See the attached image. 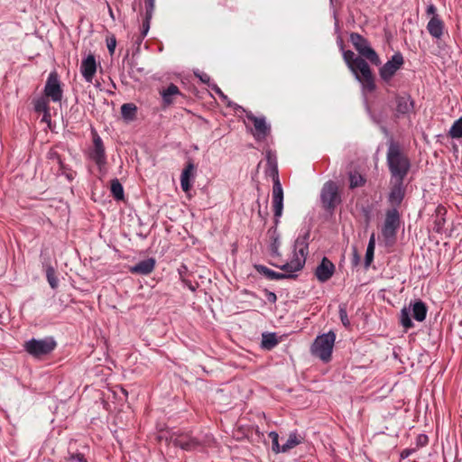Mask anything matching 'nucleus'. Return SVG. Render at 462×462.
<instances>
[{
	"label": "nucleus",
	"instance_id": "nucleus-1",
	"mask_svg": "<svg viewBox=\"0 0 462 462\" xmlns=\"http://www.w3.org/2000/svg\"><path fill=\"white\" fill-rule=\"evenodd\" d=\"M307 254L308 244H306L304 241L300 242V240L297 239L294 245V254L292 259L282 265H275L284 273L274 272L262 264H255L254 268L259 273L264 275L268 280L271 281L296 279L298 275L295 274V273L300 271L304 267Z\"/></svg>",
	"mask_w": 462,
	"mask_h": 462
},
{
	"label": "nucleus",
	"instance_id": "nucleus-2",
	"mask_svg": "<svg viewBox=\"0 0 462 462\" xmlns=\"http://www.w3.org/2000/svg\"><path fill=\"white\" fill-rule=\"evenodd\" d=\"M386 164L390 172V179L405 180L411 171V162L400 143L393 140L388 142Z\"/></svg>",
	"mask_w": 462,
	"mask_h": 462
},
{
	"label": "nucleus",
	"instance_id": "nucleus-3",
	"mask_svg": "<svg viewBox=\"0 0 462 462\" xmlns=\"http://www.w3.org/2000/svg\"><path fill=\"white\" fill-rule=\"evenodd\" d=\"M267 169L266 174L273 178V208L276 218L282 215L283 209V189L279 180L278 167L275 157L271 151L266 152Z\"/></svg>",
	"mask_w": 462,
	"mask_h": 462
},
{
	"label": "nucleus",
	"instance_id": "nucleus-4",
	"mask_svg": "<svg viewBox=\"0 0 462 462\" xmlns=\"http://www.w3.org/2000/svg\"><path fill=\"white\" fill-rule=\"evenodd\" d=\"M335 340L336 334L333 331L318 336L310 346L311 354L325 363L329 362Z\"/></svg>",
	"mask_w": 462,
	"mask_h": 462
},
{
	"label": "nucleus",
	"instance_id": "nucleus-5",
	"mask_svg": "<svg viewBox=\"0 0 462 462\" xmlns=\"http://www.w3.org/2000/svg\"><path fill=\"white\" fill-rule=\"evenodd\" d=\"M348 68L366 90L372 92L375 89L374 77L368 63L362 57L355 59V62Z\"/></svg>",
	"mask_w": 462,
	"mask_h": 462
},
{
	"label": "nucleus",
	"instance_id": "nucleus-6",
	"mask_svg": "<svg viewBox=\"0 0 462 462\" xmlns=\"http://www.w3.org/2000/svg\"><path fill=\"white\" fill-rule=\"evenodd\" d=\"M320 201L322 208L330 213L341 203V195L336 182L329 180L324 183L320 190Z\"/></svg>",
	"mask_w": 462,
	"mask_h": 462
},
{
	"label": "nucleus",
	"instance_id": "nucleus-7",
	"mask_svg": "<svg viewBox=\"0 0 462 462\" xmlns=\"http://www.w3.org/2000/svg\"><path fill=\"white\" fill-rule=\"evenodd\" d=\"M56 346V342L51 337L44 339L32 338L24 343V349L31 356L40 358L51 353L55 349Z\"/></svg>",
	"mask_w": 462,
	"mask_h": 462
},
{
	"label": "nucleus",
	"instance_id": "nucleus-8",
	"mask_svg": "<svg viewBox=\"0 0 462 462\" xmlns=\"http://www.w3.org/2000/svg\"><path fill=\"white\" fill-rule=\"evenodd\" d=\"M350 41L361 56L367 59L372 64L376 66L380 64L379 56L362 35L353 32L350 35Z\"/></svg>",
	"mask_w": 462,
	"mask_h": 462
},
{
	"label": "nucleus",
	"instance_id": "nucleus-9",
	"mask_svg": "<svg viewBox=\"0 0 462 462\" xmlns=\"http://www.w3.org/2000/svg\"><path fill=\"white\" fill-rule=\"evenodd\" d=\"M246 118L253 123V135L258 142L264 141L271 134V125L264 116H256L252 112L246 113Z\"/></svg>",
	"mask_w": 462,
	"mask_h": 462
},
{
	"label": "nucleus",
	"instance_id": "nucleus-10",
	"mask_svg": "<svg viewBox=\"0 0 462 462\" xmlns=\"http://www.w3.org/2000/svg\"><path fill=\"white\" fill-rule=\"evenodd\" d=\"M89 157L97 165L100 171L106 164V154L101 137L95 133L93 135V146L89 152Z\"/></svg>",
	"mask_w": 462,
	"mask_h": 462
},
{
	"label": "nucleus",
	"instance_id": "nucleus-11",
	"mask_svg": "<svg viewBox=\"0 0 462 462\" xmlns=\"http://www.w3.org/2000/svg\"><path fill=\"white\" fill-rule=\"evenodd\" d=\"M406 192V185L402 180L390 179V193L388 196L389 203L396 208L400 206L404 199Z\"/></svg>",
	"mask_w": 462,
	"mask_h": 462
},
{
	"label": "nucleus",
	"instance_id": "nucleus-12",
	"mask_svg": "<svg viewBox=\"0 0 462 462\" xmlns=\"http://www.w3.org/2000/svg\"><path fill=\"white\" fill-rule=\"evenodd\" d=\"M62 88L56 72L50 73L45 87L44 94L53 102H60L62 98Z\"/></svg>",
	"mask_w": 462,
	"mask_h": 462
},
{
	"label": "nucleus",
	"instance_id": "nucleus-13",
	"mask_svg": "<svg viewBox=\"0 0 462 462\" xmlns=\"http://www.w3.org/2000/svg\"><path fill=\"white\" fill-rule=\"evenodd\" d=\"M404 60L401 53H395L381 69L380 77L384 81H389L402 66Z\"/></svg>",
	"mask_w": 462,
	"mask_h": 462
},
{
	"label": "nucleus",
	"instance_id": "nucleus-14",
	"mask_svg": "<svg viewBox=\"0 0 462 462\" xmlns=\"http://www.w3.org/2000/svg\"><path fill=\"white\" fill-rule=\"evenodd\" d=\"M171 441L175 446L180 447V448L191 451L198 448L200 446V442L193 438L189 433H181V434H172L171 437Z\"/></svg>",
	"mask_w": 462,
	"mask_h": 462
},
{
	"label": "nucleus",
	"instance_id": "nucleus-15",
	"mask_svg": "<svg viewBox=\"0 0 462 462\" xmlns=\"http://www.w3.org/2000/svg\"><path fill=\"white\" fill-rule=\"evenodd\" d=\"M334 273L335 265L327 257L322 258L320 263L317 266L315 270V275L319 282H328L333 276Z\"/></svg>",
	"mask_w": 462,
	"mask_h": 462
},
{
	"label": "nucleus",
	"instance_id": "nucleus-16",
	"mask_svg": "<svg viewBox=\"0 0 462 462\" xmlns=\"http://www.w3.org/2000/svg\"><path fill=\"white\" fill-rule=\"evenodd\" d=\"M80 71L85 80L91 83L97 72V62L93 54H88V57L82 60Z\"/></svg>",
	"mask_w": 462,
	"mask_h": 462
},
{
	"label": "nucleus",
	"instance_id": "nucleus-17",
	"mask_svg": "<svg viewBox=\"0 0 462 462\" xmlns=\"http://www.w3.org/2000/svg\"><path fill=\"white\" fill-rule=\"evenodd\" d=\"M196 167L192 162H188L180 175V186L184 192H189L191 189L190 180L194 179Z\"/></svg>",
	"mask_w": 462,
	"mask_h": 462
},
{
	"label": "nucleus",
	"instance_id": "nucleus-18",
	"mask_svg": "<svg viewBox=\"0 0 462 462\" xmlns=\"http://www.w3.org/2000/svg\"><path fill=\"white\" fill-rule=\"evenodd\" d=\"M155 263V259L148 258L130 267V272L134 274L148 275L154 270Z\"/></svg>",
	"mask_w": 462,
	"mask_h": 462
},
{
	"label": "nucleus",
	"instance_id": "nucleus-19",
	"mask_svg": "<svg viewBox=\"0 0 462 462\" xmlns=\"http://www.w3.org/2000/svg\"><path fill=\"white\" fill-rule=\"evenodd\" d=\"M155 10L154 2H145L144 12L141 13L143 17L142 28L143 37H145L150 30V23Z\"/></svg>",
	"mask_w": 462,
	"mask_h": 462
},
{
	"label": "nucleus",
	"instance_id": "nucleus-20",
	"mask_svg": "<svg viewBox=\"0 0 462 462\" xmlns=\"http://www.w3.org/2000/svg\"><path fill=\"white\" fill-rule=\"evenodd\" d=\"M427 29L432 37L439 39L443 34L444 23L439 15H433L428 23Z\"/></svg>",
	"mask_w": 462,
	"mask_h": 462
},
{
	"label": "nucleus",
	"instance_id": "nucleus-21",
	"mask_svg": "<svg viewBox=\"0 0 462 462\" xmlns=\"http://www.w3.org/2000/svg\"><path fill=\"white\" fill-rule=\"evenodd\" d=\"M400 214L397 210V208H393L386 211L385 214V219L383 222V226H386L388 227H393L394 229H399L400 227Z\"/></svg>",
	"mask_w": 462,
	"mask_h": 462
},
{
	"label": "nucleus",
	"instance_id": "nucleus-22",
	"mask_svg": "<svg viewBox=\"0 0 462 462\" xmlns=\"http://www.w3.org/2000/svg\"><path fill=\"white\" fill-rule=\"evenodd\" d=\"M161 95L162 97L163 103L169 106L173 103V97L175 96H180L181 93L180 92L179 88L171 83L165 89L161 91Z\"/></svg>",
	"mask_w": 462,
	"mask_h": 462
},
{
	"label": "nucleus",
	"instance_id": "nucleus-23",
	"mask_svg": "<svg viewBox=\"0 0 462 462\" xmlns=\"http://www.w3.org/2000/svg\"><path fill=\"white\" fill-rule=\"evenodd\" d=\"M412 317L417 321H423L426 319L428 308L426 304L421 300H417L412 305Z\"/></svg>",
	"mask_w": 462,
	"mask_h": 462
},
{
	"label": "nucleus",
	"instance_id": "nucleus-24",
	"mask_svg": "<svg viewBox=\"0 0 462 462\" xmlns=\"http://www.w3.org/2000/svg\"><path fill=\"white\" fill-rule=\"evenodd\" d=\"M397 229L383 225L382 236L387 246H392L396 242Z\"/></svg>",
	"mask_w": 462,
	"mask_h": 462
},
{
	"label": "nucleus",
	"instance_id": "nucleus-25",
	"mask_svg": "<svg viewBox=\"0 0 462 462\" xmlns=\"http://www.w3.org/2000/svg\"><path fill=\"white\" fill-rule=\"evenodd\" d=\"M110 191H111L112 196L116 200H124V199H125L124 188H123L122 184L120 183V181L118 180V179H113L111 180Z\"/></svg>",
	"mask_w": 462,
	"mask_h": 462
},
{
	"label": "nucleus",
	"instance_id": "nucleus-26",
	"mask_svg": "<svg viewBox=\"0 0 462 462\" xmlns=\"http://www.w3.org/2000/svg\"><path fill=\"white\" fill-rule=\"evenodd\" d=\"M302 442V438L300 437L296 433L290 434L289 438L287 439L286 442L282 445V452H288L291 448H295L297 445L300 444Z\"/></svg>",
	"mask_w": 462,
	"mask_h": 462
},
{
	"label": "nucleus",
	"instance_id": "nucleus-27",
	"mask_svg": "<svg viewBox=\"0 0 462 462\" xmlns=\"http://www.w3.org/2000/svg\"><path fill=\"white\" fill-rule=\"evenodd\" d=\"M396 106L399 113L407 114L411 110L412 104L409 97H397Z\"/></svg>",
	"mask_w": 462,
	"mask_h": 462
},
{
	"label": "nucleus",
	"instance_id": "nucleus-28",
	"mask_svg": "<svg viewBox=\"0 0 462 462\" xmlns=\"http://www.w3.org/2000/svg\"><path fill=\"white\" fill-rule=\"evenodd\" d=\"M137 112V107L133 103H125L121 106L122 116L126 120H134Z\"/></svg>",
	"mask_w": 462,
	"mask_h": 462
},
{
	"label": "nucleus",
	"instance_id": "nucleus-29",
	"mask_svg": "<svg viewBox=\"0 0 462 462\" xmlns=\"http://www.w3.org/2000/svg\"><path fill=\"white\" fill-rule=\"evenodd\" d=\"M278 344V339L274 333H263L262 336V346L271 350Z\"/></svg>",
	"mask_w": 462,
	"mask_h": 462
},
{
	"label": "nucleus",
	"instance_id": "nucleus-30",
	"mask_svg": "<svg viewBox=\"0 0 462 462\" xmlns=\"http://www.w3.org/2000/svg\"><path fill=\"white\" fill-rule=\"evenodd\" d=\"M437 217L434 220V226L433 230L437 233H441L444 224H445V218L441 216L446 212V209L443 207L439 206L437 208Z\"/></svg>",
	"mask_w": 462,
	"mask_h": 462
},
{
	"label": "nucleus",
	"instance_id": "nucleus-31",
	"mask_svg": "<svg viewBox=\"0 0 462 462\" xmlns=\"http://www.w3.org/2000/svg\"><path fill=\"white\" fill-rule=\"evenodd\" d=\"M448 136L453 139L462 138V116L453 123L448 131Z\"/></svg>",
	"mask_w": 462,
	"mask_h": 462
},
{
	"label": "nucleus",
	"instance_id": "nucleus-32",
	"mask_svg": "<svg viewBox=\"0 0 462 462\" xmlns=\"http://www.w3.org/2000/svg\"><path fill=\"white\" fill-rule=\"evenodd\" d=\"M365 179L357 172H351L349 174V187L350 189H356L364 186Z\"/></svg>",
	"mask_w": 462,
	"mask_h": 462
},
{
	"label": "nucleus",
	"instance_id": "nucleus-33",
	"mask_svg": "<svg viewBox=\"0 0 462 462\" xmlns=\"http://www.w3.org/2000/svg\"><path fill=\"white\" fill-rule=\"evenodd\" d=\"M46 277L50 286L52 289H56L59 284V279L56 275V272L52 266H49L46 270Z\"/></svg>",
	"mask_w": 462,
	"mask_h": 462
},
{
	"label": "nucleus",
	"instance_id": "nucleus-34",
	"mask_svg": "<svg viewBox=\"0 0 462 462\" xmlns=\"http://www.w3.org/2000/svg\"><path fill=\"white\" fill-rule=\"evenodd\" d=\"M401 323L406 329L413 327V323L411 319L410 313L406 308L401 310Z\"/></svg>",
	"mask_w": 462,
	"mask_h": 462
},
{
	"label": "nucleus",
	"instance_id": "nucleus-35",
	"mask_svg": "<svg viewBox=\"0 0 462 462\" xmlns=\"http://www.w3.org/2000/svg\"><path fill=\"white\" fill-rule=\"evenodd\" d=\"M269 438L272 440V449L274 453L282 452V446L279 444V435L275 431H271L269 433Z\"/></svg>",
	"mask_w": 462,
	"mask_h": 462
},
{
	"label": "nucleus",
	"instance_id": "nucleus-36",
	"mask_svg": "<svg viewBox=\"0 0 462 462\" xmlns=\"http://www.w3.org/2000/svg\"><path fill=\"white\" fill-rule=\"evenodd\" d=\"M338 312H339V318H340L342 324L344 325V327L348 328L350 326V321L347 317L346 306L340 305Z\"/></svg>",
	"mask_w": 462,
	"mask_h": 462
},
{
	"label": "nucleus",
	"instance_id": "nucleus-37",
	"mask_svg": "<svg viewBox=\"0 0 462 462\" xmlns=\"http://www.w3.org/2000/svg\"><path fill=\"white\" fill-rule=\"evenodd\" d=\"M181 282L187 286L191 291H195L199 286L198 283H192L191 281L188 280L186 277H183L182 270H178Z\"/></svg>",
	"mask_w": 462,
	"mask_h": 462
},
{
	"label": "nucleus",
	"instance_id": "nucleus-38",
	"mask_svg": "<svg viewBox=\"0 0 462 462\" xmlns=\"http://www.w3.org/2000/svg\"><path fill=\"white\" fill-rule=\"evenodd\" d=\"M357 57L358 56H356V54L352 51H346L343 53V58L347 67H351V65L355 62V59H356Z\"/></svg>",
	"mask_w": 462,
	"mask_h": 462
},
{
	"label": "nucleus",
	"instance_id": "nucleus-39",
	"mask_svg": "<svg viewBox=\"0 0 462 462\" xmlns=\"http://www.w3.org/2000/svg\"><path fill=\"white\" fill-rule=\"evenodd\" d=\"M374 247H369L366 248V254H365V265L369 266L371 263L374 260Z\"/></svg>",
	"mask_w": 462,
	"mask_h": 462
},
{
	"label": "nucleus",
	"instance_id": "nucleus-40",
	"mask_svg": "<svg viewBox=\"0 0 462 462\" xmlns=\"http://www.w3.org/2000/svg\"><path fill=\"white\" fill-rule=\"evenodd\" d=\"M34 106L37 112H46L48 110L47 103L42 99L37 100Z\"/></svg>",
	"mask_w": 462,
	"mask_h": 462
},
{
	"label": "nucleus",
	"instance_id": "nucleus-41",
	"mask_svg": "<svg viewBox=\"0 0 462 462\" xmlns=\"http://www.w3.org/2000/svg\"><path fill=\"white\" fill-rule=\"evenodd\" d=\"M69 460L71 462H88L84 455L81 453L71 454Z\"/></svg>",
	"mask_w": 462,
	"mask_h": 462
},
{
	"label": "nucleus",
	"instance_id": "nucleus-42",
	"mask_svg": "<svg viewBox=\"0 0 462 462\" xmlns=\"http://www.w3.org/2000/svg\"><path fill=\"white\" fill-rule=\"evenodd\" d=\"M279 245H280V243L278 241V237H273V242L271 245V251H272L273 254H276V255L280 254Z\"/></svg>",
	"mask_w": 462,
	"mask_h": 462
},
{
	"label": "nucleus",
	"instance_id": "nucleus-43",
	"mask_svg": "<svg viewBox=\"0 0 462 462\" xmlns=\"http://www.w3.org/2000/svg\"><path fill=\"white\" fill-rule=\"evenodd\" d=\"M116 46V40L115 37H112L111 39L107 40V49L111 55L114 53Z\"/></svg>",
	"mask_w": 462,
	"mask_h": 462
},
{
	"label": "nucleus",
	"instance_id": "nucleus-44",
	"mask_svg": "<svg viewBox=\"0 0 462 462\" xmlns=\"http://www.w3.org/2000/svg\"><path fill=\"white\" fill-rule=\"evenodd\" d=\"M266 298L268 301L274 303L277 300V296L274 292L266 291Z\"/></svg>",
	"mask_w": 462,
	"mask_h": 462
},
{
	"label": "nucleus",
	"instance_id": "nucleus-45",
	"mask_svg": "<svg viewBox=\"0 0 462 462\" xmlns=\"http://www.w3.org/2000/svg\"><path fill=\"white\" fill-rule=\"evenodd\" d=\"M57 160H58V162H59V164H60V170L62 171V173H63V174H66V176H67L69 179H70V180H71V179H73V176H72V174H71V173H70V174H67V173L64 171V168H65V167H64L63 162H62V161H61V159H60V157L59 155H57Z\"/></svg>",
	"mask_w": 462,
	"mask_h": 462
},
{
	"label": "nucleus",
	"instance_id": "nucleus-46",
	"mask_svg": "<svg viewBox=\"0 0 462 462\" xmlns=\"http://www.w3.org/2000/svg\"><path fill=\"white\" fill-rule=\"evenodd\" d=\"M414 451V449H409V448H405L403 449L402 452H401V457L402 459L408 457L412 452Z\"/></svg>",
	"mask_w": 462,
	"mask_h": 462
},
{
	"label": "nucleus",
	"instance_id": "nucleus-47",
	"mask_svg": "<svg viewBox=\"0 0 462 462\" xmlns=\"http://www.w3.org/2000/svg\"><path fill=\"white\" fill-rule=\"evenodd\" d=\"M436 12H437V9H436V7H435L433 5H430L428 6V8H427V13H428V14H432V16H433V15H438V14H436Z\"/></svg>",
	"mask_w": 462,
	"mask_h": 462
},
{
	"label": "nucleus",
	"instance_id": "nucleus-48",
	"mask_svg": "<svg viewBox=\"0 0 462 462\" xmlns=\"http://www.w3.org/2000/svg\"><path fill=\"white\" fill-rule=\"evenodd\" d=\"M367 246L374 247L375 248V237H374V233L370 236V239H369Z\"/></svg>",
	"mask_w": 462,
	"mask_h": 462
},
{
	"label": "nucleus",
	"instance_id": "nucleus-49",
	"mask_svg": "<svg viewBox=\"0 0 462 462\" xmlns=\"http://www.w3.org/2000/svg\"><path fill=\"white\" fill-rule=\"evenodd\" d=\"M144 38L145 37H143V28H141L140 35L137 36V39L135 40V43L140 45Z\"/></svg>",
	"mask_w": 462,
	"mask_h": 462
},
{
	"label": "nucleus",
	"instance_id": "nucleus-50",
	"mask_svg": "<svg viewBox=\"0 0 462 462\" xmlns=\"http://www.w3.org/2000/svg\"><path fill=\"white\" fill-rule=\"evenodd\" d=\"M107 9H108L110 17L113 19V21H115L116 20V16H115L114 11H113L112 7L108 4H107Z\"/></svg>",
	"mask_w": 462,
	"mask_h": 462
},
{
	"label": "nucleus",
	"instance_id": "nucleus-51",
	"mask_svg": "<svg viewBox=\"0 0 462 462\" xmlns=\"http://www.w3.org/2000/svg\"><path fill=\"white\" fill-rule=\"evenodd\" d=\"M180 269H181V270H182L183 277H185V275H186V273H187V272H188V268H187V266L182 265Z\"/></svg>",
	"mask_w": 462,
	"mask_h": 462
},
{
	"label": "nucleus",
	"instance_id": "nucleus-52",
	"mask_svg": "<svg viewBox=\"0 0 462 462\" xmlns=\"http://www.w3.org/2000/svg\"><path fill=\"white\" fill-rule=\"evenodd\" d=\"M421 438H422V439H424V443H427V440H428L427 436H425V435H424V436H420V439H421Z\"/></svg>",
	"mask_w": 462,
	"mask_h": 462
},
{
	"label": "nucleus",
	"instance_id": "nucleus-53",
	"mask_svg": "<svg viewBox=\"0 0 462 462\" xmlns=\"http://www.w3.org/2000/svg\"><path fill=\"white\" fill-rule=\"evenodd\" d=\"M133 10H134V11L136 10L135 5H133Z\"/></svg>",
	"mask_w": 462,
	"mask_h": 462
}]
</instances>
